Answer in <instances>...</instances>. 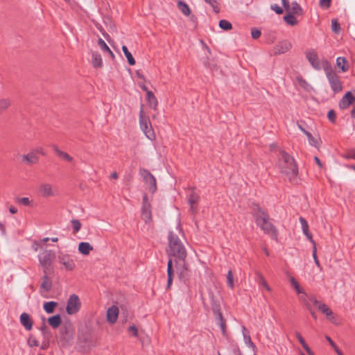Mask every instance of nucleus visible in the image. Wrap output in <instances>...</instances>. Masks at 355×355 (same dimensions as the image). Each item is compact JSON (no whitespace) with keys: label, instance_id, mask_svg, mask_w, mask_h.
I'll use <instances>...</instances> for the list:
<instances>
[{"label":"nucleus","instance_id":"f257e3e1","mask_svg":"<svg viewBox=\"0 0 355 355\" xmlns=\"http://www.w3.org/2000/svg\"><path fill=\"white\" fill-rule=\"evenodd\" d=\"M168 249L167 254L169 258L167 263V289L171 288L173 279L174 270L173 263L182 261L187 256V250L179 235L173 231H169L168 235Z\"/></svg>","mask_w":355,"mask_h":355},{"label":"nucleus","instance_id":"f03ea898","mask_svg":"<svg viewBox=\"0 0 355 355\" xmlns=\"http://www.w3.org/2000/svg\"><path fill=\"white\" fill-rule=\"evenodd\" d=\"M277 166L281 173L286 175L291 183H297L299 175L297 164L293 157L285 150L279 152Z\"/></svg>","mask_w":355,"mask_h":355},{"label":"nucleus","instance_id":"7ed1b4c3","mask_svg":"<svg viewBox=\"0 0 355 355\" xmlns=\"http://www.w3.org/2000/svg\"><path fill=\"white\" fill-rule=\"evenodd\" d=\"M252 216L255 223L265 234H268L272 240L278 241L279 232L276 227L268 221L269 216L258 204L252 205Z\"/></svg>","mask_w":355,"mask_h":355},{"label":"nucleus","instance_id":"20e7f679","mask_svg":"<svg viewBox=\"0 0 355 355\" xmlns=\"http://www.w3.org/2000/svg\"><path fill=\"white\" fill-rule=\"evenodd\" d=\"M322 69H324L330 87L334 94L338 93L343 89L342 82L338 75L333 69L331 64L327 59L322 60Z\"/></svg>","mask_w":355,"mask_h":355},{"label":"nucleus","instance_id":"39448f33","mask_svg":"<svg viewBox=\"0 0 355 355\" xmlns=\"http://www.w3.org/2000/svg\"><path fill=\"white\" fill-rule=\"evenodd\" d=\"M211 310L213 312V314L215 316L216 323L219 325L222 334L224 336H226V321L224 319L223 314L220 311V302L217 300H215L214 299V295L211 294Z\"/></svg>","mask_w":355,"mask_h":355},{"label":"nucleus","instance_id":"423d86ee","mask_svg":"<svg viewBox=\"0 0 355 355\" xmlns=\"http://www.w3.org/2000/svg\"><path fill=\"white\" fill-rule=\"evenodd\" d=\"M55 257V255L51 250H44L39 254L38 259L43 268L44 273H51L53 272L51 265Z\"/></svg>","mask_w":355,"mask_h":355},{"label":"nucleus","instance_id":"0eeeda50","mask_svg":"<svg viewBox=\"0 0 355 355\" xmlns=\"http://www.w3.org/2000/svg\"><path fill=\"white\" fill-rule=\"evenodd\" d=\"M139 124L141 129L149 139L153 140L155 139V134L152 128L149 118L144 116L143 105H141L139 111Z\"/></svg>","mask_w":355,"mask_h":355},{"label":"nucleus","instance_id":"6e6552de","mask_svg":"<svg viewBox=\"0 0 355 355\" xmlns=\"http://www.w3.org/2000/svg\"><path fill=\"white\" fill-rule=\"evenodd\" d=\"M81 308V302L79 297L76 294L69 296L66 306V311L69 315L77 313Z\"/></svg>","mask_w":355,"mask_h":355},{"label":"nucleus","instance_id":"1a4fd4ad","mask_svg":"<svg viewBox=\"0 0 355 355\" xmlns=\"http://www.w3.org/2000/svg\"><path fill=\"white\" fill-rule=\"evenodd\" d=\"M141 176L145 182L150 184L149 191L152 193L157 191V183L155 176L147 169L141 168L139 171Z\"/></svg>","mask_w":355,"mask_h":355},{"label":"nucleus","instance_id":"9d476101","mask_svg":"<svg viewBox=\"0 0 355 355\" xmlns=\"http://www.w3.org/2000/svg\"><path fill=\"white\" fill-rule=\"evenodd\" d=\"M306 58L309 60L311 67L315 70H320L322 68V61L318 59V55L315 49H310L306 52Z\"/></svg>","mask_w":355,"mask_h":355},{"label":"nucleus","instance_id":"9b49d317","mask_svg":"<svg viewBox=\"0 0 355 355\" xmlns=\"http://www.w3.org/2000/svg\"><path fill=\"white\" fill-rule=\"evenodd\" d=\"M175 266L177 270L179 278L184 282H186L189 279V270L186 263V259L182 261H175Z\"/></svg>","mask_w":355,"mask_h":355},{"label":"nucleus","instance_id":"f8f14e48","mask_svg":"<svg viewBox=\"0 0 355 355\" xmlns=\"http://www.w3.org/2000/svg\"><path fill=\"white\" fill-rule=\"evenodd\" d=\"M355 104V96L351 92H347L339 102V107L341 110H346L350 105Z\"/></svg>","mask_w":355,"mask_h":355},{"label":"nucleus","instance_id":"ddd939ff","mask_svg":"<svg viewBox=\"0 0 355 355\" xmlns=\"http://www.w3.org/2000/svg\"><path fill=\"white\" fill-rule=\"evenodd\" d=\"M119 309L116 306H112L108 308L107 311L106 319L110 324H114L116 322L119 315Z\"/></svg>","mask_w":355,"mask_h":355},{"label":"nucleus","instance_id":"4468645a","mask_svg":"<svg viewBox=\"0 0 355 355\" xmlns=\"http://www.w3.org/2000/svg\"><path fill=\"white\" fill-rule=\"evenodd\" d=\"M40 157L33 149L26 155L21 156V162L28 165L35 164L39 162Z\"/></svg>","mask_w":355,"mask_h":355},{"label":"nucleus","instance_id":"2eb2a0df","mask_svg":"<svg viewBox=\"0 0 355 355\" xmlns=\"http://www.w3.org/2000/svg\"><path fill=\"white\" fill-rule=\"evenodd\" d=\"M59 262L62 263L67 270H72L75 268V263L68 254H62L58 257Z\"/></svg>","mask_w":355,"mask_h":355},{"label":"nucleus","instance_id":"dca6fc26","mask_svg":"<svg viewBox=\"0 0 355 355\" xmlns=\"http://www.w3.org/2000/svg\"><path fill=\"white\" fill-rule=\"evenodd\" d=\"M39 193L41 196L48 198L54 196V192L51 184L44 183L39 187Z\"/></svg>","mask_w":355,"mask_h":355},{"label":"nucleus","instance_id":"f3484780","mask_svg":"<svg viewBox=\"0 0 355 355\" xmlns=\"http://www.w3.org/2000/svg\"><path fill=\"white\" fill-rule=\"evenodd\" d=\"M291 46L292 45L288 41H282L274 47V53L275 55L284 53L287 52Z\"/></svg>","mask_w":355,"mask_h":355},{"label":"nucleus","instance_id":"a211bd4d","mask_svg":"<svg viewBox=\"0 0 355 355\" xmlns=\"http://www.w3.org/2000/svg\"><path fill=\"white\" fill-rule=\"evenodd\" d=\"M299 220L302 225V232L304 235L307 237L309 241L313 245H315V242L313 239V236L309 230V225L306 220L303 217H300Z\"/></svg>","mask_w":355,"mask_h":355},{"label":"nucleus","instance_id":"6ab92c4d","mask_svg":"<svg viewBox=\"0 0 355 355\" xmlns=\"http://www.w3.org/2000/svg\"><path fill=\"white\" fill-rule=\"evenodd\" d=\"M318 309L327 316L329 320H330L332 323H336L335 318L333 315V311L329 307L327 306L326 304L322 302L320 303L318 306Z\"/></svg>","mask_w":355,"mask_h":355},{"label":"nucleus","instance_id":"aec40b11","mask_svg":"<svg viewBox=\"0 0 355 355\" xmlns=\"http://www.w3.org/2000/svg\"><path fill=\"white\" fill-rule=\"evenodd\" d=\"M141 218L145 223H150L152 220V213L150 204L142 205Z\"/></svg>","mask_w":355,"mask_h":355},{"label":"nucleus","instance_id":"412c9836","mask_svg":"<svg viewBox=\"0 0 355 355\" xmlns=\"http://www.w3.org/2000/svg\"><path fill=\"white\" fill-rule=\"evenodd\" d=\"M20 322L28 331L31 330L33 327V322L30 315L26 313H23L21 314Z\"/></svg>","mask_w":355,"mask_h":355},{"label":"nucleus","instance_id":"4be33fe9","mask_svg":"<svg viewBox=\"0 0 355 355\" xmlns=\"http://www.w3.org/2000/svg\"><path fill=\"white\" fill-rule=\"evenodd\" d=\"M50 273H44L42 278V282L41 283V288L46 292H49L52 288L53 282L51 279L48 276Z\"/></svg>","mask_w":355,"mask_h":355},{"label":"nucleus","instance_id":"5701e85b","mask_svg":"<svg viewBox=\"0 0 355 355\" xmlns=\"http://www.w3.org/2000/svg\"><path fill=\"white\" fill-rule=\"evenodd\" d=\"M146 100L148 105L153 110H156L158 105V101L151 91H147Z\"/></svg>","mask_w":355,"mask_h":355},{"label":"nucleus","instance_id":"b1692460","mask_svg":"<svg viewBox=\"0 0 355 355\" xmlns=\"http://www.w3.org/2000/svg\"><path fill=\"white\" fill-rule=\"evenodd\" d=\"M336 66L341 69L342 72H346L349 69V63L345 57H338L336 58Z\"/></svg>","mask_w":355,"mask_h":355},{"label":"nucleus","instance_id":"393cba45","mask_svg":"<svg viewBox=\"0 0 355 355\" xmlns=\"http://www.w3.org/2000/svg\"><path fill=\"white\" fill-rule=\"evenodd\" d=\"M52 148L60 158L64 159L69 162L73 161V157L71 155H69L68 153L60 150L57 146L53 145Z\"/></svg>","mask_w":355,"mask_h":355},{"label":"nucleus","instance_id":"a878e982","mask_svg":"<svg viewBox=\"0 0 355 355\" xmlns=\"http://www.w3.org/2000/svg\"><path fill=\"white\" fill-rule=\"evenodd\" d=\"M93 250V247L87 242H81L78 245V251L83 255H88Z\"/></svg>","mask_w":355,"mask_h":355},{"label":"nucleus","instance_id":"bb28decb","mask_svg":"<svg viewBox=\"0 0 355 355\" xmlns=\"http://www.w3.org/2000/svg\"><path fill=\"white\" fill-rule=\"evenodd\" d=\"M287 12L297 15H302L304 13L302 8L296 1L291 3L290 5V10Z\"/></svg>","mask_w":355,"mask_h":355},{"label":"nucleus","instance_id":"cd10ccee","mask_svg":"<svg viewBox=\"0 0 355 355\" xmlns=\"http://www.w3.org/2000/svg\"><path fill=\"white\" fill-rule=\"evenodd\" d=\"M48 322L53 329H57L62 323L60 315L56 314L49 318Z\"/></svg>","mask_w":355,"mask_h":355},{"label":"nucleus","instance_id":"c85d7f7f","mask_svg":"<svg viewBox=\"0 0 355 355\" xmlns=\"http://www.w3.org/2000/svg\"><path fill=\"white\" fill-rule=\"evenodd\" d=\"M92 63L94 68H101L103 67V60L101 55L98 52L92 53Z\"/></svg>","mask_w":355,"mask_h":355},{"label":"nucleus","instance_id":"c756f323","mask_svg":"<svg viewBox=\"0 0 355 355\" xmlns=\"http://www.w3.org/2000/svg\"><path fill=\"white\" fill-rule=\"evenodd\" d=\"M98 45L99 46V47L101 49V50L103 51L107 52L110 54V55L112 60L114 59V58H115L114 54L113 53V52L111 51V49L109 48V46L106 44V43L102 38H99L98 40Z\"/></svg>","mask_w":355,"mask_h":355},{"label":"nucleus","instance_id":"7c9ffc66","mask_svg":"<svg viewBox=\"0 0 355 355\" xmlns=\"http://www.w3.org/2000/svg\"><path fill=\"white\" fill-rule=\"evenodd\" d=\"M299 85L306 92H310L312 89L311 86L307 83V81L303 78L302 76H297L296 77Z\"/></svg>","mask_w":355,"mask_h":355},{"label":"nucleus","instance_id":"2f4dec72","mask_svg":"<svg viewBox=\"0 0 355 355\" xmlns=\"http://www.w3.org/2000/svg\"><path fill=\"white\" fill-rule=\"evenodd\" d=\"M295 14L288 12V14L284 16L283 19L286 24L291 26H295L297 24V20L295 17Z\"/></svg>","mask_w":355,"mask_h":355},{"label":"nucleus","instance_id":"473e14b6","mask_svg":"<svg viewBox=\"0 0 355 355\" xmlns=\"http://www.w3.org/2000/svg\"><path fill=\"white\" fill-rule=\"evenodd\" d=\"M122 51L125 55V56L127 58V60H128V62L130 65L131 66H133L135 64V58H133L132 55L131 54V53L128 51V49L127 48L126 46L123 45L122 46Z\"/></svg>","mask_w":355,"mask_h":355},{"label":"nucleus","instance_id":"72a5a7b5","mask_svg":"<svg viewBox=\"0 0 355 355\" xmlns=\"http://www.w3.org/2000/svg\"><path fill=\"white\" fill-rule=\"evenodd\" d=\"M58 303L56 302L50 301L44 304V309L47 313H52L55 308L57 306Z\"/></svg>","mask_w":355,"mask_h":355},{"label":"nucleus","instance_id":"f704fd0d","mask_svg":"<svg viewBox=\"0 0 355 355\" xmlns=\"http://www.w3.org/2000/svg\"><path fill=\"white\" fill-rule=\"evenodd\" d=\"M11 105V100L10 98L0 99V114L6 111Z\"/></svg>","mask_w":355,"mask_h":355},{"label":"nucleus","instance_id":"c9c22d12","mask_svg":"<svg viewBox=\"0 0 355 355\" xmlns=\"http://www.w3.org/2000/svg\"><path fill=\"white\" fill-rule=\"evenodd\" d=\"M178 8L184 15H189L191 10L189 6L186 3L182 1H179L178 2Z\"/></svg>","mask_w":355,"mask_h":355},{"label":"nucleus","instance_id":"e433bc0d","mask_svg":"<svg viewBox=\"0 0 355 355\" xmlns=\"http://www.w3.org/2000/svg\"><path fill=\"white\" fill-rule=\"evenodd\" d=\"M291 284L295 289L296 292L298 294H303L304 297H307L306 293L303 291V289L300 287L299 283L297 282V280L294 277L291 278Z\"/></svg>","mask_w":355,"mask_h":355},{"label":"nucleus","instance_id":"4c0bfd02","mask_svg":"<svg viewBox=\"0 0 355 355\" xmlns=\"http://www.w3.org/2000/svg\"><path fill=\"white\" fill-rule=\"evenodd\" d=\"M218 26L222 30L225 31L232 29V24L226 19H220L219 21Z\"/></svg>","mask_w":355,"mask_h":355},{"label":"nucleus","instance_id":"58836bf2","mask_svg":"<svg viewBox=\"0 0 355 355\" xmlns=\"http://www.w3.org/2000/svg\"><path fill=\"white\" fill-rule=\"evenodd\" d=\"M207 4H209L216 13H218L220 10V4L218 0H204Z\"/></svg>","mask_w":355,"mask_h":355},{"label":"nucleus","instance_id":"ea45409f","mask_svg":"<svg viewBox=\"0 0 355 355\" xmlns=\"http://www.w3.org/2000/svg\"><path fill=\"white\" fill-rule=\"evenodd\" d=\"M246 329L245 327H243V339L245 340V343L248 345L250 347H252L253 348L255 347V345L252 341L250 336L248 333H245L244 331H245Z\"/></svg>","mask_w":355,"mask_h":355},{"label":"nucleus","instance_id":"a19ab883","mask_svg":"<svg viewBox=\"0 0 355 355\" xmlns=\"http://www.w3.org/2000/svg\"><path fill=\"white\" fill-rule=\"evenodd\" d=\"M326 339L330 344V345L334 348V351L336 352L338 355H344L343 352L338 347L336 344L332 340V339L328 336H326Z\"/></svg>","mask_w":355,"mask_h":355},{"label":"nucleus","instance_id":"79ce46f5","mask_svg":"<svg viewBox=\"0 0 355 355\" xmlns=\"http://www.w3.org/2000/svg\"><path fill=\"white\" fill-rule=\"evenodd\" d=\"M309 143L311 146H314L317 148L320 146V138L315 139L313 135H309L308 138Z\"/></svg>","mask_w":355,"mask_h":355},{"label":"nucleus","instance_id":"37998d69","mask_svg":"<svg viewBox=\"0 0 355 355\" xmlns=\"http://www.w3.org/2000/svg\"><path fill=\"white\" fill-rule=\"evenodd\" d=\"M17 204L23 206H30L31 201L28 197L18 198L16 200Z\"/></svg>","mask_w":355,"mask_h":355},{"label":"nucleus","instance_id":"c03bdc74","mask_svg":"<svg viewBox=\"0 0 355 355\" xmlns=\"http://www.w3.org/2000/svg\"><path fill=\"white\" fill-rule=\"evenodd\" d=\"M71 223L72 224L73 233L76 234L79 232L82 226L80 222L78 219H72Z\"/></svg>","mask_w":355,"mask_h":355},{"label":"nucleus","instance_id":"a18cd8bd","mask_svg":"<svg viewBox=\"0 0 355 355\" xmlns=\"http://www.w3.org/2000/svg\"><path fill=\"white\" fill-rule=\"evenodd\" d=\"M27 343L31 347L39 346L38 340L32 334L29 336Z\"/></svg>","mask_w":355,"mask_h":355},{"label":"nucleus","instance_id":"49530a36","mask_svg":"<svg viewBox=\"0 0 355 355\" xmlns=\"http://www.w3.org/2000/svg\"><path fill=\"white\" fill-rule=\"evenodd\" d=\"M227 285L230 288H233L234 286V277L232 271L231 269L228 270L227 275Z\"/></svg>","mask_w":355,"mask_h":355},{"label":"nucleus","instance_id":"de8ad7c7","mask_svg":"<svg viewBox=\"0 0 355 355\" xmlns=\"http://www.w3.org/2000/svg\"><path fill=\"white\" fill-rule=\"evenodd\" d=\"M331 29L336 33H338L340 30V24L336 19L331 20Z\"/></svg>","mask_w":355,"mask_h":355},{"label":"nucleus","instance_id":"09e8293b","mask_svg":"<svg viewBox=\"0 0 355 355\" xmlns=\"http://www.w3.org/2000/svg\"><path fill=\"white\" fill-rule=\"evenodd\" d=\"M261 35V31L260 29H258L257 28H251V36L253 39L257 40L258 39Z\"/></svg>","mask_w":355,"mask_h":355},{"label":"nucleus","instance_id":"8fccbe9b","mask_svg":"<svg viewBox=\"0 0 355 355\" xmlns=\"http://www.w3.org/2000/svg\"><path fill=\"white\" fill-rule=\"evenodd\" d=\"M40 331L44 336V339L48 340L49 334L50 332L48 329V327H46V325L44 323H43L42 325L41 326Z\"/></svg>","mask_w":355,"mask_h":355},{"label":"nucleus","instance_id":"3c124183","mask_svg":"<svg viewBox=\"0 0 355 355\" xmlns=\"http://www.w3.org/2000/svg\"><path fill=\"white\" fill-rule=\"evenodd\" d=\"M313 260H314V262H315V265L321 270H322V266H321V265L320 263V261H319V260L318 259V257H317V254H316V247H315V245H313Z\"/></svg>","mask_w":355,"mask_h":355},{"label":"nucleus","instance_id":"603ef678","mask_svg":"<svg viewBox=\"0 0 355 355\" xmlns=\"http://www.w3.org/2000/svg\"><path fill=\"white\" fill-rule=\"evenodd\" d=\"M270 9L275 11L277 15H282L284 12L283 8L276 3L272 4L270 6Z\"/></svg>","mask_w":355,"mask_h":355},{"label":"nucleus","instance_id":"864d4df0","mask_svg":"<svg viewBox=\"0 0 355 355\" xmlns=\"http://www.w3.org/2000/svg\"><path fill=\"white\" fill-rule=\"evenodd\" d=\"M327 118L331 123H334L336 122V114L334 110H329Z\"/></svg>","mask_w":355,"mask_h":355},{"label":"nucleus","instance_id":"5fc2aeb1","mask_svg":"<svg viewBox=\"0 0 355 355\" xmlns=\"http://www.w3.org/2000/svg\"><path fill=\"white\" fill-rule=\"evenodd\" d=\"M257 275L260 278V280H259V284H261L263 286H264L268 291H270V286H268V284H267L266 281L265 280V279L263 278V277L262 276V275L259 272H257Z\"/></svg>","mask_w":355,"mask_h":355},{"label":"nucleus","instance_id":"6e6d98bb","mask_svg":"<svg viewBox=\"0 0 355 355\" xmlns=\"http://www.w3.org/2000/svg\"><path fill=\"white\" fill-rule=\"evenodd\" d=\"M331 0H320L319 5L322 8H329L331 6Z\"/></svg>","mask_w":355,"mask_h":355},{"label":"nucleus","instance_id":"4d7b16f0","mask_svg":"<svg viewBox=\"0 0 355 355\" xmlns=\"http://www.w3.org/2000/svg\"><path fill=\"white\" fill-rule=\"evenodd\" d=\"M128 331L130 332L134 337H137L138 336V330L135 325L130 326Z\"/></svg>","mask_w":355,"mask_h":355},{"label":"nucleus","instance_id":"13d9d810","mask_svg":"<svg viewBox=\"0 0 355 355\" xmlns=\"http://www.w3.org/2000/svg\"><path fill=\"white\" fill-rule=\"evenodd\" d=\"M189 203L190 205V207H191V209L193 212L196 211V209H195V205L196 204V200L193 198V196H190L189 199Z\"/></svg>","mask_w":355,"mask_h":355},{"label":"nucleus","instance_id":"bf43d9fd","mask_svg":"<svg viewBox=\"0 0 355 355\" xmlns=\"http://www.w3.org/2000/svg\"><path fill=\"white\" fill-rule=\"evenodd\" d=\"M33 150L35 153V154L37 155H38L39 154H40L43 156L46 155V152L44 151V150L42 147H37V148H33Z\"/></svg>","mask_w":355,"mask_h":355},{"label":"nucleus","instance_id":"052dcab7","mask_svg":"<svg viewBox=\"0 0 355 355\" xmlns=\"http://www.w3.org/2000/svg\"><path fill=\"white\" fill-rule=\"evenodd\" d=\"M200 44H201V51H204L205 54H207L206 52L211 54L210 49H209L207 45L202 40H201Z\"/></svg>","mask_w":355,"mask_h":355},{"label":"nucleus","instance_id":"680f3d73","mask_svg":"<svg viewBox=\"0 0 355 355\" xmlns=\"http://www.w3.org/2000/svg\"><path fill=\"white\" fill-rule=\"evenodd\" d=\"M282 3L286 11L290 10V3L288 0H282Z\"/></svg>","mask_w":355,"mask_h":355},{"label":"nucleus","instance_id":"e2e57ef3","mask_svg":"<svg viewBox=\"0 0 355 355\" xmlns=\"http://www.w3.org/2000/svg\"><path fill=\"white\" fill-rule=\"evenodd\" d=\"M346 158L347 159H355V150H349L346 156H345Z\"/></svg>","mask_w":355,"mask_h":355},{"label":"nucleus","instance_id":"0e129e2a","mask_svg":"<svg viewBox=\"0 0 355 355\" xmlns=\"http://www.w3.org/2000/svg\"><path fill=\"white\" fill-rule=\"evenodd\" d=\"M295 336L296 338H297V340H299V342L300 343L301 345H304L305 342V340L304 339V338L302 337V336L301 335L300 333L299 332H295Z\"/></svg>","mask_w":355,"mask_h":355},{"label":"nucleus","instance_id":"69168bd1","mask_svg":"<svg viewBox=\"0 0 355 355\" xmlns=\"http://www.w3.org/2000/svg\"><path fill=\"white\" fill-rule=\"evenodd\" d=\"M305 304H306V308L310 311V313H311V316H312L315 320H316V319H317V315H316L315 312L311 310V306H310L309 304H308V303L305 302Z\"/></svg>","mask_w":355,"mask_h":355},{"label":"nucleus","instance_id":"338daca9","mask_svg":"<svg viewBox=\"0 0 355 355\" xmlns=\"http://www.w3.org/2000/svg\"><path fill=\"white\" fill-rule=\"evenodd\" d=\"M309 299L311 302H313L314 305H316L318 306L320 303H322L321 302L318 301L314 296H310L309 297Z\"/></svg>","mask_w":355,"mask_h":355},{"label":"nucleus","instance_id":"774afa93","mask_svg":"<svg viewBox=\"0 0 355 355\" xmlns=\"http://www.w3.org/2000/svg\"><path fill=\"white\" fill-rule=\"evenodd\" d=\"M302 346L309 355L312 354L313 352L311 349V348L309 347V345L306 344V343H304V345H302Z\"/></svg>","mask_w":355,"mask_h":355}]
</instances>
